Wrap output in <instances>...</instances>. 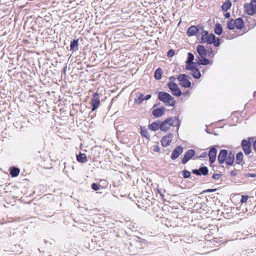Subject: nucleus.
I'll list each match as a JSON object with an SVG mask.
<instances>
[{
	"mask_svg": "<svg viewBox=\"0 0 256 256\" xmlns=\"http://www.w3.org/2000/svg\"><path fill=\"white\" fill-rule=\"evenodd\" d=\"M182 174L184 178H188L191 176V173L190 171L187 170H184L182 171Z\"/></svg>",
	"mask_w": 256,
	"mask_h": 256,
	"instance_id": "nucleus-37",
	"label": "nucleus"
},
{
	"mask_svg": "<svg viewBox=\"0 0 256 256\" xmlns=\"http://www.w3.org/2000/svg\"><path fill=\"white\" fill-rule=\"evenodd\" d=\"M153 150L154 152H159L160 150V148L158 146V145H155L154 146V148H153Z\"/></svg>",
	"mask_w": 256,
	"mask_h": 256,
	"instance_id": "nucleus-48",
	"label": "nucleus"
},
{
	"mask_svg": "<svg viewBox=\"0 0 256 256\" xmlns=\"http://www.w3.org/2000/svg\"><path fill=\"white\" fill-rule=\"evenodd\" d=\"M160 120L153 122L148 126V128L152 131H156L160 129Z\"/></svg>",
	"mask_w": 256,
	"mask_h": 256,
	"instance_id": "nucleus-24",
	"label": "nucleus"
},
{
	"mask_svg": "<svg viewBox=\"0 0 256 256\" xmlns=\"http://www.w3.org/2000/svg\"><path fill=\"white\" fill-rule=\"evenodd\" d=\"M196 152L193 149H189L184 154L181 160V162L183 164H186L193 156H194Z\"/></svg>",
	"mask_w": 256,
	"mask_h": 256,
	"instance_id": "nucleus-10",
	"label": "nucleus"
},
{
	"mask_svg": "<svg viewBox=\"0 0 256 256\" xmlns=\"http://www.w3.org/2000/svg\"><path fill=\"white\" fill-rule=\"evenodd\" d=\"M167 86L170 90L172 95L176 96H180L182 95V92L176 82L172 81L170 82Z\"/></svg>",
	"mask_w": 256,
	"mask_h": 256,
	"instance_id": "nucleus-6",
	"label": "nucleus"
},
{
	"mask_svg": "<svg viewBox=\"0 0 256 256\" xmlns=\"http://www.w3.org/2000/svg\"><path fill=\"white\" fill-rule=\"evenodd\" d=\"M207 51L208 54L209 55V56H211L214 54V51L212 48L209 46L208 47Z\"/></svg>",
	"mask_w": 256,
	"mask_h": 256,
	"instance_id": "nucleus-44",
	"label": "nucleus"
},
{
	"mask_svg": "<svg viewBox=\"0 0 256 256\" xmlns=\"http://www.w3.org/2000/svg\"><path fill=\"white\" fill-rule=\"evenodd\" d=\"M236 28L239 30H242L244 26V23L242 18H238L234 20Z\"/></svg>",
	"mask_w": 256,
	"mask_h": 256,
	"instance_id": "nucleus-21",
	"label": "nucleus"
},
{
	"mask_svg": "<svg viewBox=\"0 0 256 256\" xmlns=\"http://www.w3.org/2000/svg\"><path fill=\"white\" fill-rule=\"evenodd\" d=\"M208 154L206 152H202L200 156L198 157V158H205L207 156Z\"/></svg>",
	"mask_w": 256,
	"mask_h": 256,
	"instance_id": "nucleus-47",
	"label": "nucleus"
},
{
	"mask_svg": "<svg viewBox=\"0 0 256 256\" xmlns=\"http://www.w3.org/2000/svg\"><path fill=\"white\" fill-rule=\"evenodd\" d=\"M190 78L188 75L186 74H180L177 79L180 82V85L185 88H189L192 86L191 82L188 80Z\"/></svg>",
	"mask_w": 256,
	"mask_h": 256,
	"instance_id": "nucleus-5",
	"label": "nucleus"
},
{
	"mask_svg": "<svg viewBox=\"0 0 256 256\" xmlns=\"http://www.w3.org/2000/svg\"><path fill=\"white\" fill-rule=\"evenodd\" d=\"M144 100V96L143 94L138 92L134 98V102L138 105H140Z\"/></svg>",
	"mask_w": 256,
	"mask_h": 256,
	"instance_id": "nucleus-22",
	"label": "nucleus"
},
{
	"mask_svg": "<svg viewBox=\"0 0 256 256\" xmlns=\"http://www.w3.org/2000/svg\"><path fill=\"white\" fill-rule=\"evenodd\" d=\"M106 182V181H105V180H100V182Z\"/></svg>",
	"mask_w": 256,
	"mask_h": 256,
	"instance_id": "nucleus-61",
	"label": "nucleus"
},
{
	"mask_svg": "<svg viewBox=\"0 0 256 256\" xmlns=\"http://www.w3.org/2000/svg\"><path fill=\"white\" fill-rule=\"evenodd\" d=\"M245 176L248 178H256V174L254 173H246Z\"/></svg>",
	"mask_w": 256,
	"mask_h": 256,
	"instance_id": "nucleus-46",
	"label": "nucleus"
},
{
	"mask_svg": "<svg viewBox=\"0 0 256 256\" xmlns=\"http://www.w3.org/2000/svg\"><path fill=\"white\" fill-rule=\"evenodd\" d=\"M160 104V102H158V104H156L154 105L153 107H152V108H154L158 106H159V104Z\"/></svg>",
	"mask_w": 256,
	"mask_h": 256,
	"instance_id": "nucleus-55",
	"label": "nucleus"
},
{
	"mask_svg": "<svg viewBox=\"0 0 256 256\" xmlns=\"http://www.w3.org/2000/svg\"><path fill=\"white\" fill-rule=\"evenodd\" d=\"M184 150L183 148L181 146H178L172 151L170 158L172 160H175L180 156Z\"/></svg>",
	"mask_w": 256,
	"mask_h": 256,
	"instance_id": "nucleus-14",
	"label": "nucleus"
},
{
	"mask_svg": "<svg viewBox=\"0 0 256 256\" xmlns=\"http://www.w3.org/2000/svg\"><path fill=\"white\" fill-rule=\"evenodd\" d=\"M217 154V150L215 146H212L210 148L208 153V155L209 158L210 163L212 164H213L216 160Z\"/></svg>",
	"mask_w": 256,
	"mask_h": 256,
	"instance_id": "nucleus-11",
	"label": "nucleus"
},
{
	"mask_svg": "<svg viewBox=\"0 0 256 256\" xmlns=\"http://www.w3.org/2000/svg\"><path fill=\"white\" fill-rule=\"evenodd\" d=\"M44 242L46 244H52L54 242V240H51L50 242H49L48 240H44Z\"/></svg>",
	"mask_w": 256,
	"mask_h": 256,
	"instance_id": "nucleus-51",
	"label": "nucleus"
},
{
	"mask_svg": "<svg viewBox=\"0 0 256 256\" xmlns=\"http://www.w3.org/2000/svg\"><path fill=\"white\" fill-rule=\"evenodd\" d=\"M237 172L236 170H232L231 172H230V176H236L237 175Z\"/></svg>",
	"mask_w": 256,
	"mask_h": 256,
	"instance_id": "nucleus-52",
	"label": "nucleus"
},
{
	"mask_svg": "<svg viewBox=\"0 0 256 256\" xmlns=\"http://www.w3.org/2000/svg\"><path fill=\"white\" fill-rule=\"evenodd\" d=\"M206 131L208 134H210V132L208 130V128L206 129Z\"/></svg>",
	"mask_w": 256,
	"mask_h": 256,
	"instance_id": "nucleus-58",
	"label": "nucleus"
},
{
	"mask_svg": "<svg viewBox=\"0 0 256 256\" xmlns=\"http://www.w3.org/2000/svg\"><path fill=\"white\" fill-rule=\"evenodd\" d=\"M196 52L198 54V56L196 58H203L206 57L208 54L207 50L203 45L199 44L196 46Z\"/></svg>",
	"mask_w": 256,
	"mask_h": 256,
	"instance_id": "nucleus-15",
	"label": "nucleus"
},
{
	"mask_svg": "<svg viewBox=\"0 0 256 256\" xmlns=\"http://www.w3.org/2000/svg\"><path fill=\"white\" fill-rule=\"evenodd\" d=\"M178 120V116L170 117L164 120V122L169 126H174V122Z\"/></svg>",
	"mask_w": 256,
	"mask_h": 256,
	"instance_id": "nucleus-28",
	"label": "nucleus"
},
{
	"mask_svg": "<svg viewBox=\"0 0 256 256\" xmlns=\"http://www.w3.org/2000/svg\"><path fill=\"white\" fill-rule=\"evenodd\" d=\"M140 134L142 137L146 138L147 140H149L150 139V135L149 133L148 132V130L146 126H140Z\"/></svg>",
	"mask_w": 256,
	"mask_h": 256,
	"instance_id": "nucleus-27",
	"label": "nucleus"
},
{
	"mask_svg": "<svg viewBox=\"0 0 256 256\" xmlns=\"http://www.w3.org/2000/svg\"><path fill=\"white\" fill-rule=\"evenodd\" d=\"M214 32L218 36H220L222 34V27L220 24L217 23L216 24L214 28Z\"/></svg>",
	"mask_w": 256,
	"mask_h": 256,
	"instance_id": "nucleus-31",
	"label": "nucleus"
},
{
	"mask_svg": "<svg viewBox=\"0 0 256 256\" xmlns=\"http://www.w3.org/2000/svg\"><path fill=\"white\" fill-rule=\"evenodd\" d=\"M188 92H186V94H184L186 95V94H188Z\"/></svg>",
	"mask_w": 256,
	"mask_h": 256,
	"instance_id": "nucleus-60",
	"label": "nucleus"
},
{
	"mask_svg": "<svg viewBox=\"0 0 256 256\" xmlns=\"http://www.w3.org/2000/svg\"><path fill=\"white\" fill-rule=\"evenodd\" d=\"M228 155V151L226 149L220 150L218 156V161L220 164H223L226 161Z\"/></svg>",
	"mask_w": 256,
	"mask_h": 256,
	"instance_id": "nucleus-13",
	"label": "nucleus"
},
{
	"mask_svg": "<svg viewBox=\"0 0 256 256\" xmlns=\"http://www.w3.org/2000/svg\"><path fill=\"white\" fill-rule=\"evenodd\" d=\"M226 25L227 28L229 30H233L236 27L234 20L233 18H230L227 22Z\"/></svg>",
	"mask_w": 256,
	"mask_h": 256,
	"instance_id": "nucleus-32",
	"label": "nucleus"
},
{
	"mask_svg": "<svg viewBox=\"0 0 256 256\" xmlns=\"http://www.w3.org/2000/svg\"><path fill=\"white\" fill-rule=\"evenodd\" d=\"M214 42H213V44H214V46L216 47H218V46H220V43H221V40L220 38H218V37H216L215 36V39L214 40Z\"/></svg>",
	"mask_w": 256,
	"mask_h": 256,
	"instance_id": "nucleus-39",
	"label": "nucleus"
},
{
	"mask_svg": "<svg viewBox=\"0 0 256 256\" xmlns=\"http://www.w3.org/2000/svg\"><path fill=\"white\" fill-rule=\"evenodd\" d=\"M194 59V56L192 52H188L186 60V64L192 62Z\"/></svg>",
	"mask_w": 256,
	"mask_h": 256,
	"instance_id": "nucleus-35",
	"label": "nucleus"
},
{
	"mask_svg": "<svg viewBox=\"0 0 256 256\" xmlns=\"http://www.w3.org/2000/svg\"><path fill=\"white\" fill-rule=\"evenodd\" d=\"M224 16L225 18H230V12H226L225 13Z\"/></svg>",
	"mask_w": 256,
	"mask_h": 256,
	"instance_id": "nucleus-50",
	"label": "nucleus"
},
{
	"mask_svg": "<svg viewBox=\"0 0 256 256\" xmlns=\"http://www.w3.org/2000/svg\"><path fill=\"white\" fill-rule=\"evenodd\" d=\"M173 136V134L169 133L168 135L162 136L160 140L162 145L164 147H166L170 145Z\"/></svg>",
	"mask_w": 256,
	"mask_h": 256,
	"instance_id": "nucleus-12",
	"label": "nucleus"
},
{
	"mask_svg": "<svg viewBox=\"0 0 256 256\" xmlns=\"http://www.w3.org/2000/svg\"><path fill=\"white\" fill-rule=\"evenodd\" d=\"M235 154L232 150L228 152V155L226 158V163L228 166H232L234 162Z\"/></svg>",
	"mask_w": 256,
	"mask_h": 256,
	"instance_id": "nucleus-16",
	"label": "nucleus"
},
{
	"mask_svg": "<svg viewBox=\"0 0 256 256\" xmlns=\"http://www.w3.org/2000/svg\"><path fill=\"white\" fill-rule=\"evenodd\" d=\"M222 176V174L220 173L218 174V173L214 172L212 175V178L214 180H217L220 179Z\"/></svg>",
	"mask_w": 256,
	"mask_h": 256,
	"instance_id": "nucleus-41",
	"label": "nucleus"
},
{
	"mask_svg": "<svg viewBox=\"0 0 256 256\" xmlns=\"http://www.w3.org/2000/svg\"><path fill=\"white\" fill-rule=\"evenodd\" d=\"M14 126L17 129L22 130L24 128V126L22 125V123L20 122H16L14 123Z\"/></svg>",
	"mask_w": 256,
	"mask_h": 256,
	"instance_id": "nucleus-38",
	"label": "nucleus"
},
{
	"mask_svg": "<svg viewBox=\"0 0 256 256\" xmlns=\"http://www.w3.org/2000/svg\"><path fill=\"white\" fill-rule=\"evenodd\" d=\"M175 54V50L173 49H170L167 52V56L168 58L172 57Z\"/></svg>",
	"mask_w": 256,
	"mask_h": 256,
	"instance_id": "nucleus-40",
	"label": "nucleus"
},
{
	"mask_svg": "<svg viewBox=\"0 0 256 256\" xmlns=\"http://www.w3.org/2000/svg\"><path fill=\"white\" fill-rule=\"evenodd\" d=\"M76 160L80 163H85L88 161L87 156L84 153L79 152L78 154H76Z\"/></svg>",
	"mask_w": 256,
	"mask_h": 256,
	"instance_id": "nucleus-23",
	"label": "nucleus"
},
{
	"mask_svg": "<svg viewBox=\"0 0 256 256\" xmlns=\"http://www.w3.org/2000/svg\"><path fill=\"white\" fill-rule=\"evenodd\" d=\"M165 112L166 108L164 106H162L153 110L152 114L154 117L160 118L164 114Z\"/></svg>",
	"mask_w": 256,
	"mask_h": 256,
	"instance_id": "nucleus-17",
	"label": "nucleus"
},
{
	"mask_svg": "<svg viewBox=\"0 0 256 256\" xmlns=\"http://www.w3.org/2000/svg\"><path fill=\"white\" fill-rule=\"evenodd\" d=\"M99 96L100 94L98 92L94 93L92 98L90 100L92 112H90V114L98 108V106L100 104Z\"/></svg>",
	"mask_w": 256,
	"mask_h": 256,
	"instance_id": "nucleus-9",
	"label": "nucleus"
},
{
	"mask_svg": "<svg viewBox=\"0 0 256 256\" xmlns=\"http://www.w3.org/2000/svg\"><path fill=\"white\" fill-rule=\"evenodd\" d=\"M9 172L12 178H16L19 175L20 169L16 166H12L9 168Z\"/></svg>",
	"mask_w": 256,
	"mask_h": 256,
	"instance_id": "nucleus-18",
	"label": "nucleus"
},
{
	"mask_svg": "<svg viewBox=\"0 0 256 256\" xmlns=\"http://www.w3.org/2000/svg\"><path fill=\"white\" fill-rule=\"evenodd\" d=\"M254 139V137H248L247 139H243L241 142L240 146L246 156L252 152V142Z\"/></svg>",
	"mask_w": 256,
	"mask_h": 256,
	"instance_id": "nucleus-3",
	"label": "nucleus"
},
{
	"mask_svg": "<svg viewBox=\"0 0 256 256\" xmlns=\"http://www.w3.org/2000/svg\"><path fill=\"white\" fill-rule=\"evenodd\" d=\"M215 35L213 33H209L208 30H202L201 38L200 41V44H212L214 42Z\"/></svg>",
	"mask_w": 256,
	"mask_h": 256,
	"instance_id": "nucleus-2",
	"label": "nucleus"
},
{
	"mask_svg": "<svg viewBox=\"0 0 256 256\" xmlns=\"http://www.w3.org/2000/svg\"><path fill=\"white\" fill-rule=\"evenodd\" d=\"M78 41L79 39H73L70 41V50L72 52L77 51L78 50Z\"/></svg>",
	"mask_w": 256,
	"mask_h": 256,
	"instance_id": "nucleus-20",
	"label": "nucleus"
},
{
	"mask_svg": "<svg viewBox=\"0 0 256 256\" xmlns=\"http://www.w3.org/2000/svg\"><path fill=\"white\" fill-rule=\"evenodd\" d=\"M161 196L162 200H164V201L166 200L164 198V194H162V196Z\"/></svg>",
	"mask_w": 256,
	"mask_h": 256,
	"instance_id": "nucleus-56",
	"label": "nucleus"
},
{
	"mask_svg": "<svg viewBox=\"0 0 256 256\" xmlns=\"http://www.w3.org/2000/svg\"><path fill=\"white\" fill-rule=\"evenodd\" d=\"M158 192L160 194V196H162V194H163L162 193V192L160 190H158Z\"/></svg>",
	"mask_w": 256,
	"mask_h": 256,
	"instance_id": "nucleus-54",
	"label": "nucleus"
},
{
	"mask_svg": "<svg viewBox=\"0 0 256 256\" xmlns=\"http://www.w3.org/2000/svg\"><path fill=\"white\" fill-rule=\"evenodd\" d=\"M256 94V91H255L254 92V96H255V95Z\"/></svg>",
	"mask_w": 256,
	"mask_h": 256,
	"instance_id": "nucleus-59",
	"label": "nucleus"
},
{
	"mask_svg": "<svg viewBox=\"0 0 256 256\" xmlns=\"http://www.w3.org/2000/svg\"><path fill=\"white\" fill-rule=\"evenodd\" d=\"M66 68H67V67H66V66H64V68H63V71H64V73H65V72H66Z\"/></svg>",
	"mask_w": 256,
	"mask_h": 256,
	"instance_id": "nucleus-57",
	"label": "nucleus"
},
{
	"mask_svg": "<svg viewBox=\"0 0 256 256\" xmlns=\"http://www.w3.org/2000/svg\"><path fill=\"white\" fill-rule=\"evenodd\" d=\"M162 70L160 68H158L154 72V78L156 80H160L162 78Z\"/></svg>",
	"mask_w": 256,
	"mask_h": 256,
	"instance_id": "nucleus-30",
	"label": "nucleus"
},
{
	"mask_svg": "<svg viewBox=\"0 0 256 256\" xmlns=\"http://www.w3.org/2000/svg\"><path fill=\"white\" fill-rule=\"evenodd\" d=\"M169 80H170V82H173L174 80H176V78L174 76H171L169 78Z\"/></svg>",
	"mask_w": 256,
	"mask_h": 256,
	"instance_id": "nucleus-53",
	"label": "nucleus"
},
{
	"mask_svg": "<svg viewBox=\"0 0 256 256\" xmlns=\"http://www.w3.org/2000/svg\"><path fill=\"white\" fill-rule=\"evenodd\" d=\"M196 61H198V63L199 65L202 66H206L208 64H212L210 60L206 58V57H204L203 58H196Z\"/></svg>",
	"mask_w": 256,
	"mask_h": 256,
	"instance_id": "nucleus-25",
	"label": "nucleus"
},
{
	"mask_svg": "<svg viewBox=\"0 0 256 256\" xmlns=\"http://www.w3.org/2000/svg\"><path fill=\"white\" fill-rule=\"evenodd\" d=\"M232 6V2L230 0H226L221 6L222 10L226 12Z\"/></svg>",
	"mask_w": 256,
	"mask_h": 256,
	"instance_id": "nucleus-26",
	"label": "nucleus"
},
{
	"mask_svg": "<svg viewBox=\"0 0 256 256\" xmlns=\"http://www.w3.org/2000/svg\"><path fill=\"white\" fill-rule=\"evenodd\" d=\"M158 98L160 102L164 103L167 106H174L176 104L174 98L166 92H158Z\"/></svg>",
	"mask_w": 256,
	"mask_h": 256,
	"instance_id": "nucleus-1",
	"label": "nucleus"
},
{
	"mask_svg": "<svg viewBox=\"0 0 256 256\" xmlns=\"http://www.w3.org/2000/svg\"><path fill=\"white\" fill-rule=\"evenodd\" d=\"M244 8V12L249 16L256 14V0H251L250 3H246Z\"/></svg>",
	"mask_w": 256,
	"mask_h": 256,
	"instance_id": "nucleus-4",
	"label": "nucleus"
},
{
	"mask_svg": "<svg viewBox=\"0 0 256 256\" xmlns=\"http://www.w3.org/2000/svg\"><path fill=\"white\" fill-rule=\"evenodd\" d=\"M209 170L207 166L202 164L198 168L192 169V172L198 176H206L208 174Z\"/></svg>",
	"mask_w": 256,
	"mask_h": 256,
	"instance_id": "nucleus-7",
	"label": "nucleus"
},
{
	"mask_svg": "<svg viewBox=\"0 0 256 256\" xmlns=\"http://www.w3.org/2000/svg\"><path fill=\"white\" fill-rule=\"evenodd\" d=\"M203 28L200 24L191 26L187 30L186 34L188 36H198L200 30H202Z\"/></svg>",
	"mask_w": 256,
	"mask_h": 256,
	"instance_id": "nucleus-8",
	"label": "nucleus"
},
{
	"mask_svg": "<svg viewBox=\"0 0 256 256\" xmlns=\"http://www.w3.org/2000/svg\"><path fill=\"white\" fill-rule=\"evenodd\" d=\"M216 188H208V189L204 190L202 192V194H204L207 193V192H216Z\"/></svg>",
	"mask_w": 256,
	"mask_h": 256,
	"instance_id": "nucleus-43",
	"label": "nucleus"
},
{
	"mask_svg": "<svg viewBox=\"0 0 256 256\" xmlns=\"http://www.w3.org/2000/svg\"><path fill=\"white\" fill-rule=\"evenodd\" d=\"M244 154L242 152H238L236 155V162L238 164H240L242 162Z\"/></svg>",
	"mask_w": 256,
	"mask_h": 256,
	"instance_id": "nucleus-29",
	"label": "nucleus"
},
{
	"mask_svg": "<svg viewBox=\"0 0 256 256\" xmlns=\"http://www.w3.org/2000/svg\"><path fill=\"white\" fill-rule=\"evenodd\" d=\"M176 123L175 124H174V126L176 127L177 131H178L180 127V126L181 124V121L179 120L178 118V120H176Z\"/></svg>",
	"mask_w": 256,
	"mask_h": 256,
	"instance_id": "nucleus-45",
	"label": "nucleus"
},
{
	"mask_svg": "<svg viewBox=\"0 0 256 256\" xmlns=\"http://www.w3.org/2000/svg\"><path fill=\"white\" fill-rule=\"evenodd\" d=\"M198 65H199L198 61H196V62H192L186 64L185 68L188 70H196L198 69Z\"/></svg>",
	"mask_w": 256,
	"mask_h": 256,
	"instance_id": "nucleus-19",
	"label": "nucleus"
},
{
	"mask_svg": "<svg viewBox=\"0 0 256 256\" xmlns=\"http://www.w3.org/2000/svg\"><path fill=\"white\" fill-rule=\"evenodd\" d=\"M248 198V195H242V198L240 200V202L242 204L246 202Z\"/></svg>",
	"mask_w": 256,
	"mask_h": 256,
	"instance_id": "nucleus-42",
	"label": "nucleus"
},
{
	"mask_svg": "<svg viewBox=\"0 0 256 256\" xmlns=\"http://www.w3.org/2000/svg\"><path fill=\"white\" fill-rule=\"evenodd\" d=\"M170 129V126H167L166 124L164 122V120L160 121V129L162 132H166Z\"/></svg>",
	"mask_w": 256,
	"mask_h": 256,
	"instance_id": "nucleus-33",
	"label": "nucleus"
},
{
	"mask_svg": "<svg viewBox=\"0 0 256 256\" xmlns=\"http://www.w3.org/2000/svg\"><path fill=\"white\" fill-rule=\"evenodd\" d=\"M152 98V95L150 94H146L144 96V100H148Z\"/></svg>",
	"mask_w": 256,
	"mask_h": 256,
	"instance_id": "nucleus-49",
	"label": "nucleus"
},
{
	"mask_svg": "<svg viewBox=\"0 0 256 256\" xmlns=\"http://www.w3.org/2000/svg\"><path fill=\"white\" fill-rule=\"evenodd\" d=\"M192 72H191V75L196 79H199L201 76L200 72L198 69L192 70Z\"/></svg>",
	"mask_w": 256,
	"mask_h": 256,
	"instance_id": "nucleus-34",
	"label": "nucleus"
},
{
	"mask_svg": "<svg viewBox=\"0 0 256 256\" xmlns=\"http://www.w3.org/2000/svg\"><path fill=\"white\" fill-rule=\"evenodd\" d=\"M91 188L94 191H97L100 188H104L99 184L94 182L91 184Z\"/></svg>",
	"mask_w": 256,
	"mask_h": 256,
	"instance_id": "nucleus-36",
	"label": "nucleus"
}]
</instances>
